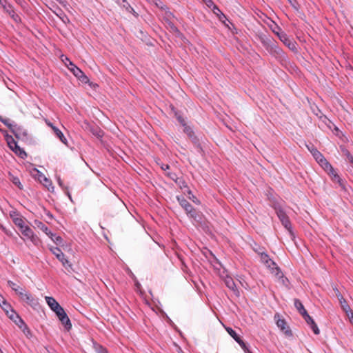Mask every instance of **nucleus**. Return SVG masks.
<instances>
[{"label": "nucleus", "mask_w": 353, "mask_h": 353, "mask_svg": "<svg viewBox=\"0 0 353 353\" xmlns=\"http://www.w3.org/2000/svg\"><path fill=\"white\" fill-rule=\"evenodd\" d=\"M261 43L265 50L272 56L276 58H282L284 55L283 50L279 48L276 42L265 35L259 37Z\"/></svg>", "instance_id": "obj_1"}, {"label": "nucleus", "mask_w": 353, "mask_h": 353, "mask_svg": "<svg viewBox=\"0 0 353 353\" xmlns=\"http://www.w3.org/2000/svg\"><path fill=\"white\" fill-rule=\"evenodd\" d=\"M327 167L325 165H323L322 168L323 170L327 172V174L330 176L332 181L334 183H339V186L343 189L345 190V184L343 180L338 175L336 172L334 170L332 165L327 161Z\"/></svg>", "instance_id": "obj_2"}, {"label": "nucleus", "mask_w": 353, "mask_h": 353, "mask_svg": "<svg viewBox=\"0 0 353 353\" xmlns=\"http://www.w3.org/2000/svg\"><path fill=\"white\" fill-rule=\"evenodd\" d=\"M261 256V262L270 269L272 274L278 275L279 273V268L277 267L274 261H273L270 256L265 252L259 253Z\"/></svg>", "instance_id": "obj_3"}, {"label": "nucleus", "mask_w": 353, "mask_h": 353, "mask_svg": "<svg viewBox=\"0 0 353 353\" xmlns=\"http://www.w3.org/2000/svg\"><path fill=\"white\" fill-rule=\"evenodd\" d=\"M6 139L9 148L18 156L21 158H24L26 156V153L22 150L17 144V141L14 139L12 136L7 135Z\"/></svg>", "instance_id": "obj_4"}, {"label": "nucleus", "mask_w": 353, "mask_h": 353, "mask_svg": "<svg viewBox=\"0 0 353 353\" xmlns=\"http://www.w3.org/2000/svg\"><path fill=\"white\" fill-rule=\"evenodd\" d=\"M307 148L311 152L316 162L322 167L325 165L327 167V160L323 155L313 145H306Z\"/></svg>", "instance_id": "obj_5"}, {"label": "nucleus", "mask_w": 353, "mask_h": 353, "mask_svg": "<svg viewBox=\"0 0 353 353\" xmlns=\"http://www.w3.org/2000/svg\"><path fill=\"white\" fill-rule=\"evenodd\" d=\"M21 232L27 239L30 240L34 245L38 246L41 243V241L40 239L29 226L25 228Z\"/></svg>", "instance_id": "obj_6"}, {"label": "nucleus", "mask_w": 353, "mask_h": 353, "mask_svg": "<svg viewBox=\"0 0 353 353\" xmlns=\"http://www.w3.org/2000/svg\"><path fill=\"white\" fill-rule=\"evenodd\" d=\"M50 251L52 252L53 254L56 256L57 259L62 263V265L67 268L71 267V264L69 263V261L65 258V254L63 252L57 247H52L50 248Z\"/></svg>", "instance_id": "obj_7"}, {"label": "nucleus", "mask_w": 353, "mask_h": 353, "mask_svg": "<svg viewBox=\"0 0 353 353\" xmlns=\"http://www.w3.org/2000/svg\"><path fill=\"white\" fill-rule=\"evenodd\" d=\"M276 213L281 221L283 226L290 230L291 229V223L288 219V216L286 215L285 212L283 211V210L280 207H275Z\"/></svg>", "instance_id": "obj_8"}, {"label": "nucleus", "mask_w": 353, "mask_h": 353, "mask_svg": "<svg viewBox=\"0 0 353 353\" xmlns=\"http://www.w3.org/2000/svg\"><path fill=\"white\" fill-rule=\"evenodd\" d=\"M7 315L19 328L22 329L23 331L25 329H27V325L24 321L12 309H10L9 314Z\"/></svg>", "instance_id": "obj_9"}, {"label": "nucleus", "mask_w": 353, "mask_h": 353, "mask_svg": "<svg viewBox=\"0 0 353 353\" xmlns=\"http://www.w3.org/2000/svg\"><path fill=\"white\" fill-rule=\"evenodd\" d=\"M11 132L18 139L25 140L28 137V131L24 128V127L17 123L13 126V129Z\"/></svg>", "instance_id": "obj_10"}, {"label": "nucleus", "mask_w": 353, "mask_h": 353, "mask_svg": "<svg viewBox=\"0 0 353 353\" xmlns=\"http://www.w3.org/2000/svg\"><path fill=\"white\" fill-rule=\"evenodd\" d=\"M279 39L291 50H296V42L290 39L284 32L283 33H281L280 35H279Z\"/></svg>", "instance_id": "obj_11"}, {"label": "nucleus", "mask_w": 353, "mask_h": 353, "mask_svg": "<svg viewBox=\"0 0 353 353\" xmlns=\"http://www.w3.org/2000/svg\"><path fill=\"white\" fill-rule=\"evenodd\" d=\"M10 216L13 223L19 228L21 232L28 226L26 225L23 217L17 212H13V214H10Z\"/></svg>", "instance_id": "obj_12"}, {"label": "nucleus", "mask_w": 353, "mask_h": 353, "mask_svg": "<svg viewBox=\"0 0 353 353\" xmlns=\"http://www.w3.org/2000/svg\"><path fill=\"white\" fill-rule=\"evenodd\" d=\"M303 317L304 318L305 321L307 322L308 325H310L311 328L312 329L314 333L315 334H319V329L318 328L316 324L315 323L314 321L312 319V318L307 314L306 312V314H301Z\"/></svg>", "instance_id": "obj_13"}, {"label": "nucleus", "mask_w": 353, "mask_h": 353, "mask_svg": "<svg viewBox=\"0 0 353 353\" xmlns=\"http://www.w3.org/2000/svg\"><path fill=\"white\" fill-rule=\"evenodd\" d=\"M45 299L50 308L54 312L61 306L59 303L52 296H46Z\"/></svg>", "instance_id": "obj_14"}, {"label": "nucleus", "mask_w": 353, "mask_h": 353, "mask_svg": "<svg viewBox=\"0 0 353 353\" xmlns=\"http://www.w3.org/2000/svg\"><path fill=\"white\" fill-rule=\"evenodd\" d=\"M28 305L31 307H37L39 305V301L37 298L32 296V294L28 292L27 294H25V299H23Z\"/></svg>", "instance_id": "obj_15"}, {"label": "nucleus", "mask_w": 353, "mask_h": 353, "mask_svg": "<svg viewBox=\"0 0 353 353\" xmlns=\"http://www.w3.org/2000/svg\"><path fill=\"white\" fill-rule=\"evenodd\" d=\"M34 227L43 231L46 235L52 236V232L48 229V228L41 221L39 220L34 221Z\"/></svg>", "instance_id": "obj_16"}, {"label": "nucleus", "mask_w": 353, "mask_h": 353, "mask_svg": "<svg viewBox=\"0 0 353 353\" xmlns=\"http://www.w3.org/2000/svg\"><path fill=\"white\" fill-rule=\"evenodd\" d=\"M38 179L45 187L48 188V190H50V188H53L52 181L42 173H40L38 175Z\"/></svg>", "instance_id": "obj_17"}, {"label": "nucleus", "mask_w": 353, "mask_h": 353, "mask_svg": "<svg viewBox=\"0 0 353 353\" xmlns=\"http://www.w3.org/2000/svg\"><path fill=\"white\" fill-rule=\"evenodd\" d=\"M276 325L281 329V330L285 332V334H291L290 328L287 325L286 322L284 319H278L276 320Z\"/></svg>", "instance_id": "obj_18"}, {"label": "nucleus", "mask_w": 353, "mask_h": 353, "mask_svg": "<svg viewBox=\"0 0 353 353\" xmlns=\"http://www.w3.org/2000/svg\"><path fill=\"white\" fill-rule=\"evenodd\" d=\"M177 201H179L180 205L184 209L185 212L189 210H190L193 207L184 197L177 196Z\"/></svg>", "instance_id": "obj_19"}, {"label": "nucleus", "mask_w": 353, "mask_h": 353, "mask_svg": "<svg viewBox=\"0 0 353 353\" xmlns=\"http://www.w3.org/2000/svg\"><path fill=\"white\" fill-rule=\"evenodd\" d=\"M59 319L68 331H69L72 328V323L66 313L63 314L62 316H60Z\"/></svg>", "instance_id": "obj_20"}, {"label": "nucleus", "mask_w": 353, "mask_h": 353, "mask_svg": "<svg viewBox=\"0 0 353 353\" xmlns=\"http://www.w3.org/2000/svg\"><path fill=\"white\" fill-rule=\"evenodd\" d=\"M70 65H68V68L73 73L76 77H79L82 75L83 72L81 69L76 66L72 61H69Z\"/></svg>", "instance_id": "obj_21"}, {"label": "nucleus", "mask_w": 353, "mask_h": 353, "mask_svg": "<svg viewBox=\"0 0 353 353\" xmlns=\"http://www.w3.org/2000/svg\"><path fill=\"white\" fill-rule=\"evenodd\" d=\"M225 283L226 286L229 289L232 290L234 292L239 293V291L237 290L236 287V284H235L234 280L232 279V278H231L230 276H227L225 279Z\"/></svg>", "instance_id": "obj_22"}, {"label": "nucleus", "mask_w": 353, "mask_h": 353, "mask_svg": "<svg viewBox=\"0 0 353 353\" xmlns=\"http://www.w3.org/2000/svg\"><path fill=\"white\" fill-rule=\"evenodd\" d=\"M53 132L59 140L65 145H68V140L64 137L63 132L57 127H53Z\"/></svg>", "instance_id": "obj_23"}, {"label": "nucleus", "mask_w": 353, "mask_h": 353, "mask_svg": "<svg viewBox=\"0 0 353 353\" xmlns=\"http://www.w3.org/2000/svg\"><path fill=\"white\" fill-rule=\"evenodd\" d=\"M90 131L98 139H101L103 136V132L97 126H90Z\"/></svg>", "instance_id": "obj_24"}, {"label": "nucleus", "mask_w": 353, "mask_h": 353, "mask_svg": "<svg viewBox=\"0 0 353 353\" xmlns=\"http://www.w3.org/2000/svg\"><path fill=\"white\" fill-rule=\"evenodd\" d=\"M187 215L194 219V220L199 221L201 220V215L200 214L192 207V209L186 212Z\"/></svg>", "instance_id": "obj_25"}, {"label": "nucleus", "mask_w": 353, "mask_h": 353, "mask_svg": "<svg viewBox=\"0 0 353 353\" xmlns=\"http://www.w3.org/2000/svg\"><path fill=\"white\" fill-rule=\"evenodd\" d=\"M339 302L344 312L346 313L347 315H349V312H350L352 310L348 305L347 301L343 296H341Z\"/></svg>", "instance_id": "obj_26"}, {"label": "nucleus", "mask_w": 353, "mask_h": 353, "mask_svg": "<svg viewBox=\"0 0 353 353\" xmlns=\"http://www.w3.org/2000/svg\"><path fill=\"white\" fill-rule=\"evenodd\" d=\"M294 306L301 314H305V313L306 314V310L305 309L303 305L297 299H294Z\"/></svg>", "instance_id": "obj_27"}, {"label": "nucleus", "mask_w": 353, "mask_h": 353, "mask_svg": "<svg viewBox=\"0 0 353 353\" xmlns=\"http://www.w3.org/2000/svg\"><path fill=\"white\" fill-rule=\"evenodd\" d=\"M0 121L6 125L11 131L13 129V126L15 125L16 123L11 121L9 119H6L0 116Z\"/></svg>", "instance_id": "obj_28"}, {"label": "nucleus", "mask_w": 353, "mask_h": 353, "mask_svg": "<svg viewBox=\"0 0 353 353\" xmlns=\"http://www.w3.org/2000/svg\"><path fill=\"white\" fill-rule=\"evenodd\" d=\"M9 179L12 181L16 186H17L20 190L23 189V185L20 182L19 179L17 176H14L12 174H9Z\"/></svg>", "instance_id": "obj_29"}, {"label": "nucleus", "mask_w": 353, "mask_h": 353, "mask_svg": "<svg viewBox=\"0 0 353 353\" xmlns=\"http://www.w3.org/2000/svg\"><path fill=\"white\" fill-rule=\"evenodd\" d=\"M228 333L236 341H240L241 337L236 334V332L231 327L226 329Z\"/></svg>", "instance_id": "obj_30"}, {"label": "nucleus", "mask_w": 353, "mask_h": 353, "mask_svg": "<svg viewBox=\"0 0 353 353\" xmlns=\"http://www.w3.org/2000/svg\"><path fill=\"white\" fill-rule=\"evenodd\" d=\"M8 284L9 287H10L12 290H14L17 294L22 289L21 287H20L19 285H18L17 283H14L12 281H8Z\"/></svg>", "instance_id": "obj_31"}, {"label": "nucleus", "mask_w": 353, "mask_h": 353, "mask_svg": "<svg viewBox=\"0 0 353 353\" xmlns=\"http://www.w3.org/2000/svg\"><path fill=\"white\" fill-rule=\"evenodd\" d=\"M48 236L51 239V240L54 243H55L57 245H60L63 241V239L60 236H57L56 234H54L53 233H52V236H51V235H48Z\"/></svg>", "instance_id": "obj_32"}, {"label": "nucleus", "mask_w": 353, "mask_h": 353, "mask_svg": "<svg viewBox=\"0 0 353 353\" xmlns=\"http://www.w3.org/2000/svg\"><path fill=\"white\" fill-rule=\"evenodd\" d=\"M0 306L6 312V314H8L9 311H10V309H12L11 305L8 303L6 300L3 301V302L0 304Z\"/></svg>", "instance_id": "obj_33"}, {"label": "nucleus", "mask_w": 353, "mask_h": 353, "mask_svg": "<svg viewBox=\"0 0 353 353\" xmlns=\"http://www.w3.org/2000/svg\"><path fill=\"white\" fill-rule=\"evenodd\" d=\"M94 347L97 353H108L106 348L99 344H94Z\"/></svg>", "instance_id": "obj_34"}, {"label": "nucleus", "mask_w": 353, "mask_h": 353, "mask_svg": "<svg viewBox=\"0 0 353 353\" xmlns=\"http://www.w3.org/2000/svg\"><path fill=\"white\" fill-rule=\"evenodd\" d=\"M237 343L241 346V347L245 353H252L251 351L249 350L246 343L241 339Z\"/></svg>", "instance_id": "obj_35"}, {"label": "nucleus", "mask_w": 353, "mask_h": 353, "mask_svg": "<svg viewBox=\"0 0 353 353\" xmlns=\"http://www.w3.org/2000/svg\"><path fill=\"white\" fill-rule=\"evenodd\" d=\"M274 27H271V29L272 32L279 37V35H280V34L283 33V32L281 31V28L278 26L276 23H274Z\"/></svg>", "instance_id": "obj_36"}, {"label": "nucleus", "mask_w": 353, "mask_h": 353, "mask_svg": "<svg viewBox=\"0 0 353 353\" xmlns=\"http://www.w3.org/2000/svg\"><path fill=\"white\" fill-rule=\"evenodd\" d=\"M188 194L191 196H190L189 199L192 201L194 202V203L197 204V205H200L201 204V201L196 198V196H195L194 195L192 194V192L190 190L188 191Z\"/></svg>", "instance_id": "obj_37"}, {"label": "nucleus", "mask_w": 353, "mask_h": 353, "mask_svg": "<svg viewBox=\"0 0 353 353\" xmlns=\"http://www.w3.org/2000/svg\"><path fill=\"white\" fill-rule=\"evenodd\" d=\"M169 25H170V29L172 30V32H175L179 37L182 36L180 31L173 23H170Z\"/></svg>", "instance_id": "obj_38"}, {"label": "nucleus", "mask_w": 353, "mask_h": 353, "mask_svg": "<svg viewBox=\"0 0 353 353\" xmlns=\"http://www.w3.org/2000/svg\"><path fill=\"white\" fill-rule=\"evenodd\" d=\"M183 131L190 137H192L194 134V132L192 131V130L191 129V128H190L189 126H187L186 125L184 126V130Z\"/></svg>", "instance_id": "obj_39"}, {"label": "nucleus", "mask_w": 353, "mask_h": 353, "mask_svg": "<svg viewBox=\"0 0 353 353\" xmlns=\"http://www.w3.org/2000/svg\"><path fill=\"white\" fill-rule=\"evenodd\" d=\"M54 313L57 314V317L59 318L60 316H62L63 314H65V312L64 309L61 307L57 310H56Z\"/></svg>", "instance_id": "obj_40"}, {"label": "nucleus", "mask_w": 353, "mask_h": 353, "mask_svg": "<svg viewBox=\"0 0 353 353\" xmlns=\"http://www.w3.org/2000/svg\"><path fill=\"white\" fill-rule=\"evenodd\" d=\"M6 11L10 15H11L14 18V11L12 10V7L11 5H6V9H3Z\"/></svg>", "instance_id": "obj_41"}, {"label": "nucleus", "mask_w": 353, "mask_h": 353, "mask_svg": "<svg viewBox=\"0 0 353 353\" xmlns=\"http://www.w3.org/2000/svg\"><path fill=\"white\" fill-rule=\"evenodd\" d=\"M28 292H26L23 288H22L19 292H18L17 294L20 297V299L23 301L25 299V294H27Z\"/></svg>", "instance_id": "obj_42"}, {"label": "nucleus", "mask_w": 353, "mask_h": 353, "mask_svg": "<svg viewBox=\"0 0 353 353\" xmlns=\"http://www.w3.org/2000/svg\"><path fill=\"white\" fill-rule=\"evenodd\" d=\"M78 79L83 83H88L89 81L88 77L83 72L82 75L78 77Z\"/></svg>", "instance_id": "obj_43"}, {"label": "nucleus", "mask_w": 353, "mask_h": 353, "mask_svg": "<svg viewBox=\"0 0 353 353\" xmlns=\"http://www.w3.org/2000/svg\"><path fill=\"white\" fill-rule=\"evenodd\" d=\"M166 175L168 177H170L171 179H172L173 181H176L177 176H176V174L175 173H174V172H167Z\"/></svg>", "instance_id": "obj_44"}, {"label": "nucleus", "mask_w": 353, "mask_h": 353, "mask_svg": "<svg viewBox=\"0 0 353 353\" xmlns=\"http://www.w3.org/2000/svg\"><path fill=\"white\" fill-rule=\"evenodd\" d=\"M218 12L221 13V16L219 17L220 20H222V18H225V15L220 11V10L216 6H214V12L218 14Z\"/></svg>", "instance_id": "obj_45"}, {"label": "nucleus", "mask_w": 353, "mask_h": 353, "mask_svg": "<svg viewBox=\"0 0 353 353\" xmlns=\"http://www.w3.org/2000/svg\"><path fill=\"white\" fill-rule=\"evenodd\" d=\"M218 12L221 13V16L219 17L220 20H222V18H225V15L220 11V10L216 6H214V12L218 14Z\"/></svg>", "instance_id": "obj_46"}, {"label": "nucleus", "mask_w": 353, "mask_h": 353, "mask_svg": "<svg viewBox=\"0 0 353 353\" xmlns=\"http://www.w3.org/2000/svg\"><path fill=\"white\" fill-rule=\"evenodd\" d=\"M177 119L178 121L181 123V124L183 125V126H185V120L183 119V117L181 116V115H178L177 116Z\"/></svg>", "instance_id": "obj_47"}, {"label": "nucleus", "mask_w": 353, "mask_h": 353, "mask_svg": "<svg viewBox=\"0 0 353 353\" xmlns=\"http://www.w3.org/2000/svg\"><path fill=\"white\" fill-rule=\"evenodd\" d=\"M349 318L350 323L353 325V311L349 312V315H347Z\"/></svg>", "instance_id": "obj_48"}, {"label": "nucleus", "mask_w": 353, "mask_h": 353, "mask_svg": "<svg viewBox=\"0 0 353 353\" xmlns=\"http://www.w3.org/2000/svg\"><path fill=\"white\" fill-rule=\"evenodd\" d=\"M161 168L163 171H166V170H169L170 166H169V165H168V164H163H163L161 165Z\"/></svg>", "instance_id": "obj_49"}, {"label": "nucleus", "mask_w": 353, "mask_h": 353, "mask_svg": "<svg viewBox=\"0 0 353 353\" xmlns=\"http://www.w3.org/2000/svg\"><path fill=\"white\" fill-rule=\"evenodd\" d=\"M0 5L3 9H6V0H0Z\"/></svg>", "instance_id": "obj_50"}, {"label": "nucleus", "mask_w": 353, "mask_h": 353, "mask_svg": "<svg viewBox=\"0 0 353 353\" xmlns=\"http://www.w3.org/2000/svg\"><path fill=\"white\" fill-rule=\"evenodd\" d=\"M46 123L52 128V130H53V127H55L50 121H49L48 120H46Z\"/></svg>", "instance_id": "obj_51"}, {"label": "nucleus", "mask_w": 353, "mask_h": 353, "mask_svg": "<svg viewBox=\"0 0 353 353\" xmlns=\"http://www.w3.org/2000/svg\"><path fill=\"white\" fill-rule=\"evenodd\" d=\"M335 291H336V295L338 297L339 301H340V298H341V296H343L341 295V294L339 292V291L337 289H336Z\"/></svg>", "instance_id": "obj_52"}, {"label": "nucleus", "mask_w": 353, "mask_h": 353, "mask_svg": "<svg viewBox=\"0 0 353 353\" xmlns=\"http://www.w3.org/2000/svg\"><path fill=\"white\" fill-rule=\"evenodd\" d=\"M63 61L65 63V65H66L67 67H68V65H70V64H69V61H70V60L68 58L65 57V60H64V59H63Z\"/></svg>", "instance_id": "obj_53"}, {"label": "nucleus", "mask_w": 353, "mask_h": 353, "mask_svg": "<svg viewBox=\"0 0 353 353\" xmlns=\"http://www.w3.org/2000/svg\"><path fill=\"white\" fill-rule=\"evenodd\" d=\"M203 1L205 2L208 6H210V5L212 4V1L211 0H203Z\"/></svg>", "instance_id": "obj_54"}, {"label": "nucleus", "mask_w": 353, "mask_h": 353, "mask_svg": "<svg viewBox=\"0 0 353 353\" xmlns=\"http://www.w3.org/2000/svg\"><path fill=\"white\" fill-rule=\"evenodd\" d=\"M58 183H59V185L60 186H62V185H63L62 181H61L60 179H58Z\"/></svg>", "instance_id": "obj_55"}, {"label": "nucleus", "mask_w": 353, "mask_h": 353, "mask_svg": "<svg viewBox=\"0 0 353 353\" xmlns=\"http://www.w3.org/2000/svg\"><path fill=\"white\" fill-rule=\"evenodd\" d=\"M5 300L4 298L2 296V295L0 294V304L3 302V301Z\"/></svg>", "instance_id": "obj_56"}, {"label": "nucleus", "mask_w": 353, "mask_h": 353, "mask_svg": "<svg viewBox=\"0 0 353 353\" xmlns=\"http://www.w3.org/2000/svg\"><path fill=\"white\" fill-rule=\"evenodd\" d=\"M347 157H348V159H349L350 161L351 162V160H352L353 157H352V156H350V155H348V156H347Z\"/></svg>", "instance_id": "obj_57"}, {"label": "nucleus", "mask_w": 353, "mask_h": 353, "mask_svg": "<svg viewBox=\"0 0 353 353\" xmlns=\"http://www.w3.org/2000/svg\"><path fill=\"white\" fill-rule=\"evenodd\" d=\"M17 17H18V15H16V17H14V21H17Z\"/></svg>", "instance_id": "obj_58"}, {"label": "nucleus", "mask_w": 353, "mask_h": 353, "mask_svg": "<svg viewBox=\"0 0 353 353\" xmlns=\"http://www.w3.org/2000/svg\"><path fill=\"white\" fill-rule=\"evenodd\" d=\"M17 17H18V15H16V17H14V21H17Z\"/></svg>", "instance_id": "obj_59"}, {"label": "nucleus", "mask_w": 353, "mask_h": 353, "mask_svg": "<svg viewBox=\"0 0 353 353\" xmlns=\"http://www.w3.org/2000/svg\"><path fill=\"white\" fill-rule=\"evenodd\" d=\"M17 17H18V15H16V17H14V21H17Z\"/></svg>", "instance_id": "obj_60"}, {"label": "nucleus", "mask_w": 353, "mask_h": 353, "mask_svg": "<svg viewBox=\"0 0 353 353\" xmlns=\"http://www.w3.org/2000/svg\"><path fill=\"white\" fill-rule=\"evenodd\" d=\"M279 316L278 314L275 315L274 316V318L276 319V317H279Z\"/></svg>", "instance_id": "obj_61"}, {"label": "nucleus", "mask_w": 353, "mask_h": 353, "mask_svg": "<svg viewBox=\"0 0 353 353\" xmlns=\"http://www.w3.org/2000/svg\"><path fill=\"white\" fill-rule=\"evenodd\" d=\"M87 125L89 126V127L90 126L89 123H87Z\"/></svg>", "instance_id": "obj_62"}, {"label": "nucleus", "mask_w": 353, "mask_h": 353, "mask_svg": "<svg viewBox=\"0 0 353 353\" xmlns=\"http://www.w3.org/2000/svg\"><path fill=\"white\" fill-rule=\"evenodd\" d=\"M87 125L89 126V127L90 126L89 123H87Z\"/></svg>", "instance_id": "obj_63"}, {"label": "nucleus", "mask_w": 353, "mask_h": 353, "mask_svg": "<svg viewBox=\"0 0 353 353\" xmlns=\"http://www.w3.org/2000/svg\"><path fill=\"white\" fill-rule=\"evenodd\" d=\"M0 353H3L2 351L0 350Z\"/></svg>", "instance_id": "obj_64"}]
</instances>
